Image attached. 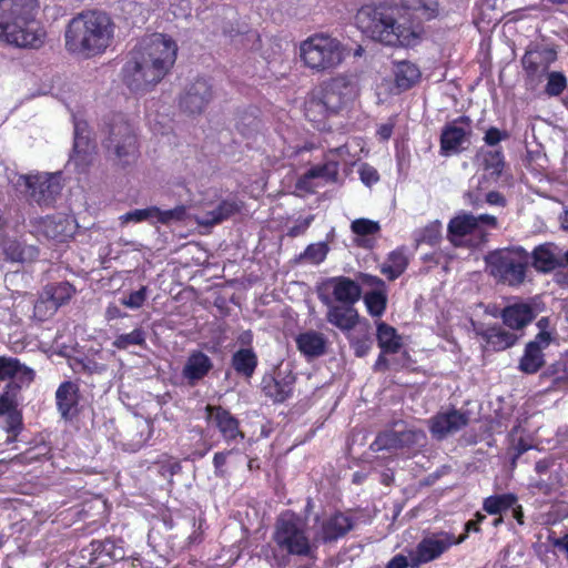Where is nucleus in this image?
<instances>
[{
	"instance_id": "55",
	"label": "nucleus",
	"mask_w": 568,
	"mask_h": 568,
	"mask_svg": "<svg viewBox=\"0 0 568 568\" xmlns=\"http://www.w3.org/2000/svg\"><path fill=\"white\" fill-rule=\"evenodd\" d=\"M567 87V79L561 72L552 71L547 73L546 94L549 97L559 95Z\"/></svg>"
},
{
	"instance_id": "9",
	"label": "nucleus",
	"mask_w": 568,
	"mask_h": 568,
	"mask_svg": "<svg viewBox=\"0 0 568 568\" xmlns=\"http://www.w3.org/2000/svg\"><path fill=\"white\" fill-rule=\"evenodd\" d=\"M16 178L11 180L14 187L40 206L51 205L62 189L60 173L37 172L18 174Z\"/></svg>"
},
{
	"instance_id": "5",
	"label": "nucleus",
	"mask_w": 568,
	"mask_h": 568,
	"mask_svg": "<svg viewBox=\"0 0 568 568\" xmlns=\"http://www.w3.org/2000/svg\"><path fill=\"white\" fill-rule=\"evenodd\" d=\"M300 57L308 69L315 72H327L343 62L345 48L338 39L320 32L301 42Z\"/></svg>"
},
{
	"instance_id": "56",
	"label": "nucleus",
	"mask_w": 568,
	"mask_h": 568,
	"mask_svg": "<svg viewBox=\"0 0 568 568\" xmlns=\"http://www.w3.org/2000/svg\"><path fill=\"white\" fill-rule=\"evenodd\" d=\"M351 230L361 236L373 235L379 231V224L368 219H357L352 222Z\"/></svg>"
},
{
	"instance_id": "20",
	"label": "nucleus",
	"mask_w": 568,
	"mask_h": 568,
	"mask_svg": "<svg viewBox=\"0 0 568 568\" xmlns=\"http://www.w3.org/2000/svg\"><path fill=\"white\" fill-rule=\"evenodd\" d=\"M36 373L17 357L0 356V383L7 382V388H20V384L29 385L33 382Z\"/></svg>"
},
{
	"instance_id": "29",
	"label": "nucleus",
	"mask_w": 568,
	"mask_h": 568,
	"mask_svg": "<svg viewBox=\"0 0 568 568\" xmlns=\"http://www.w3.org/2000/svg\"><path fill=\"white\" fill-rule=\"evenodd\" d=\"M475 332L485 341L486 347L494 352L514 346L519 338L516 333L508 332L499 325L479 326L475 328Z\"/></svg>"
},
{
	"instance_id": "4",
	"label": "nucleus",
	"mask_w": 568,
	"mask_h": 568,
	"mask_svg": "<svg viewBox=\"0 0 568 568\" xmlns=\"http://www.w3.org/2000/svg\"><path fill=\"white\" fill-rule=\"evenodd\" d=\"M356 23L364 33L387 45L414 47L423 33L419 26L397 24L390 10L385 6H363L356 14Z\"/></svg>"
},
{
	"instance_id": "40",
	"label": "nucleus",
	"mask_w": 568,
	"mask_h": 568,
	"mask_svg": "<svg viewBox=\"0 0 568 568\" xmlns=\"http://www.w3.org/2000/svg\"><path fill=\"white\" fill-rule=\"evenodd\" d=\"M408 260L403 250H395L388 254L387 261L381 265V273L389 281L398 278L406 270Z\"/></svg>"
},
{
	"instance_id": "6",
	"label": "nucleus",
	"mask_w": 568,
	"mask_h": 568,
	"mask_svg": "<svg viewBox=\"0 0 568 568\" xmlns=\"http://www.w3.org/2000/svg\"><path fill=\"white\" fill-rule=\"evenodd\" d=\"M489 275L497 282L517 287L526 280L529 253L523 247L498 250L486 256Z\"/></svg>"
},
{
	"instance_id": "61",
	"label": "nucleus",
	"mask_w": 568,
	"mask_h": 568,
	"mask_svg": "<svg viewBox=\"0 0 568 568\" xmlns=\"http://www.w3.org/2000/svg\"><path fill=\"white\" fill-rule=\"evenodd\" d=\"M544 375H556V382L568 381V361H558Z\"/></svg>"
},
{
	"instance_id": "60",
	"label": "nucleus",
	"mask_w": 568,
	"mask_h": 568,
	"mask_svg": "<svg viewBox=\"0 0 568 568\" xmlns=\"http://www.w3.org/2000/svg\"><path fill=\"white\" fill-rule=\"evenodd\" d=\"M357 278H358L359 285L368 286L372 288V291H385L386 290L385 282L382 278H379L378 276L371 275L367 273H359Z\"/></svg>"
},
{
	"instance_id": "23",
	"label": "nucleus",
	"mask_w": 568,
	"mask_h": 568,
	"mask_svg": "<svg viewBox=\"0 0 568 568\" xmlns=\"http://www.w3.org/2000/svg\"><path fill=\"white\" fill-rule=\"evenodd\" d=\"M212 358L202 351H192L183 365L181 376L190 387L196 386L213 369Z\"/></svg>"
},
{
	"instance_id": "30",
	"label": "nucleus",
	"mask_w": 568,
	"mask_h": 568,
	"mask_svg": "<svg viewBox=\"0 0 568 568\" xmlns=\"http://www.w3.org/2000/svg\"><path fill=\"white\" fill-rule=\"evenodd\" d=\"M209 418L215 424L223 438L231 443L237 438L243 439L244 435L239 428V420L221 406H206Z\"/></svg>"
},
{
	"instance_id": "63",
	"label": "nucleus",
	"mask_w": 568,
	"mask_h": 568,
	"mask_svg": "<svg viewBox=\"0 0 568 568\" xmlns=\"http://www.w3.org/2000/svg\"><path fill=\"white\" fill-rule=\"evenodd\" d=\"M508 134L506 132H501L499 129L491 126L489 128L484 136V141L486 144L494 146L497 145L501 140L507 139Z\"/></svg>"
},
{
	"instance_id": "38",
	"label": "nucleus",
	"mask_w": 568,
	"mask_h": 568,
	"mask_svg": "<svg viewBox=\"0 0 568 568\" xmlns=\"http://www.w3.org/2000/svg\"><path fill=\"white\" fill-rule=\"evenodd\" d=\"M339 164L336 161H326L323 165L311 168L297 182L298 187H305L311 179L321 178L326 182H336L338 179Z\"/></svg>"
},
{
	"instance_id": "19",
	"label": "nucleus",
	"mask_w": 568,
	"mask_h": 568,
	"mask_svg": "<svg viewBox=\"0 0 568 568\" xmlns=\"http://www.w3.org/2000/svg\"><path fill=\"white\" fill-rule=\"evenodd\" d=\"M551 335L549 332H539L532 341L527 343L519 361L518 368L525 374L537 373L545 364L542 351L549 346Z\"/></svg>"
},
{
	"instance_id": "15",
	"label": "nucleus",
	"mask_w": 568,
	"mask_h": 568,
	"mask_svg": "<svg viewBox=\"0 0 568 568\" xmlns=\"http://www.w3.org/2000/svg\"><path fill=\"white\" fill-rule=\"evenodd\" d=\"M426 438L420 429H387L381 432L374 442L369 445V449L374 453L382 450H395L405 447L419 445Z\"/></svg>"
},
{
	"instance_id": "18",
	"label": "nucleus",
	"mask_w": 568,
	"mask_h": 568,
	"mask_svg": "<svg viewBox=\"0 0 568 568\" xmlns=\"http://www.w3.org/2000/svg\"><path fill=\"white\" fill-rule=\"evenodd\" d=\"M213 99L211 83L204 78L191 82L180 99V106L190 114H201Z\"/></svg>"
},
{
	"instance_id": "54",
	"label": "nucleus",
	"mask_w": 568,
	"mask_h": 568,
	"mask_svg": "<svg viewBox=\"0 0 568 568\" xmlns=\"http://www.w3.org/2000/svg\"><path fill=\"white\" fill-rule=\"evenodd\" d=\"M351 348L356 357H365L373 347V337L365 333L362 336H348Z\"/></svg>"
},
{
	"instance_id": "49",
	"label": "nucleus",
	"mask_w": 568,
	"mask_h": 568,
	"mask_svg": "<svg viewBox=\"0 0 568 568\" xmlns=\"http://www.w3.org/2000/svg\"><path fill=\"white\" fill-rule=\"evenodd\" d=\"M484 170L489 172L494 180H497L505 166L504 155L501 151H488L484 154Z\"/></svg>"
},
{
	"instance_id": "10",
	"label": "nucleus",
	"mask_w": 568,
	"mask_h": 568,
	"mask_svg": "<svg viewBox=\"0 0 568 568\" xmlns=\"http://www.w3.org/2000/svg\"><path fill=\"white\" fill-rule=\"evenodd\" d=\"M466 538L467 535L456 538L453 534L443 530L425 536L412 552V568H418L420 565L439 558L453 545H459Z\"/></svg>"
},
{
	"instance_id": "27",
	"label": "nucleus",
	"mask_w": 568,
	"mask_h": 568,
	"mask_svg": "<svg viewBox=\"0 0 568 568\" xmlns=\"http://www.w3.org/2000/svg\"><path fill=\"white\" fill-rule=\"evenodd\" d=\"M40 227L45 237L58 242H64L69 237L73 236L77 224L73 217L58 213L44 217L41 221Z\"/></svg>"
},
{
	"instance_id": "58",
	"label": "nucleus",
	"mask_w": 568,
	"mask_h": 568,
	"mask_svg": "<svg viewBox=\"0 0 568 568\" xmlns=\"http://www.w3.org/2000/svg\"><path fill=\"white\" fill-rule=\"evenodd\" d=\"M529 488L532 491H537L539 494L549 496V495H551L555 491L556 484H555V480H552L551 477H549L548 479L537 478V479H531L530 480Z\"/></svg>"
},
{
	"instance_id": "44",
	"label": "nucleus",
	"mask_w": 568,
	"mask_h": 568,
	"mask_svg": "<svg viewBox=\"0 0 568 568\" xmlns=\"http://www.w3.org/2000/svg\"><path fill=\"white\" fill-rule=\"evenodd\" d=\"M118 349H128L130 346H146V333L142 327H136L130 333L118 335L112 342Z\"/></svg>"
},
{
	"instance_id": "1",
	"label": "nucleus",
	"mask_w": 568,
	"mask_h": 568,
	"mask_svg": "<svg viewBox=\"0 0 568 568\" xmlns=\"http://www.w3.org/2000/svg\"><path fill=\"white\" fill-rule=\"evenodd\" d=\"M178 54L175 41L163 34L143 37L130 51L122 68V80L133 93L150 92L173 68Z\"/></svg>"
},
{
	"instance_id": "62",
	"label": "nucleus",
	"mask_w": 568,
	"mask_h": 568,
	"mask_svg": "<svg viewBox=\"0 0 568 568\" xmlns=\"http://www.w3.org/2000/svg\"><path fill=\"white\" fill-rule=\"evenodd\" d=\"M314 220V215H308L303 220H298L293 226H291L287 231V236L297 237L306 232L310 227L311 223Z\"/></svg>"
},
{
	"instance_id": "57",
	"label": "nucleus",
	"mask_w": 568,
	"mask_h": 568,
	"mask_svg": "<svg viewBox=\"0 0 568 568\" xmlns=\"http://www.w3.org/2000/svg\"><path fill=\"white\" fill-rule=\"evenodd\" d=\"M148 287L142 286L140 290L131 292L128 297H123L121 303L132 310L140 308L146 300Z\"/></svg>"
},
{
	"instance_id": "12",
	"label": "nucleus",
	"mask_w": 568,
	"mask_h": 568,
	"mask_svg": "<svg viewBox=\"0 0 568 568\" xmlns=\"http://www.w3.org/2000/svg\"><path fill=\"white\" fill-rule=\"evenodd\" d=\"M473 121L467 115H462L446 123L440 133V155L450 156L459 154L470 144L473 134Z\"/></svg>"
},
{
	"instance_id": "35",
	"label": "nucleus",
	"mask_w": 568,
	"mask_h": 568,
	"mask_svg": "<svg viewBox=\"0 0 568 568\" xmlns=\"http://www.w3.org/2000/svg\"><path fill=\"white\" fill-rule=\"evenodd\" d=\"M241 209L234 200H223L214 209L206 211L203 215L196 216L195 221L201 226H213L227 220Z\"/></svg>"
},
{
	"instance_id": "22",
	"label": "nucleus",
	"mask_w": 568,
	"mask_h": 568,
	"mask_svg": "<svg viewBox=\"0 0 568 568\" xmlns=\"http://www.w3.org/2000/svg\"><path fill=\"white\" fill-rule=\"evenodd\" d=\"M557 59V52L548 47L535 45L528 49L521 64L527 75L531 79L540 78L548 72L550 64Z\"/></svg>"
},
{
	"instance_id": "24",
	"label": "nucleus",
	"mask_w": 568,
	"mask_h": 568,
	"mask_svg": "<svg viewBox=\"0 0 568 568\" xmlns=\"http://www.w3.org/2000/svg\"><path fill=\"white\" fill-rule=\"evenodd\" d=\"M354 525L352 517L343 513H335L322 520L320 529L315 534V540L324 544L336 541L351 531Z\"/></svg>"
},
{
	"instance_id": "16",
	"label": "nucleus",
	"mask_w": 568,
	"mask_h": 568,
	"mask_svg": "<svg viewBox=\"0 0 568 568\" xmlns=\"http://www.w3.org/2000/svg\"><path fill=\"white\" fill-rule=\"evenodd\" d=\"M470 423V412L454 407L438 412L429 419V430L436 439H444L456 434Z\"/></svg>"
},
{
	"instance_id": "59",
	"label": "nucleus",
	"mask_w": 568,
	"mask_h": 568,
	"mask_svg": "<svg viewBox=\"0 0 568 568\" xmlns=\"http://www.w3.org/2000/svg\"><path fill=\"white\" fill-rule=\"evenodd\" d=\"M358 173H359L361 181L367 186H372L373 184L377 183L379 180V174H378L377 170L367 163H363L359 166Z\"/></svg>"
},
{
	"instance_id": "11",
	"label": "nucleus",
	"mask_w": 568,
	"mask_h": 568,
	"mask_svg": "<svg viewBox=\"0 0 568 568\" xmlns=\"http://www.w3.org/2000/svg\"><path fill=\"white\" fill-rule=\"evenodd\" d=\"M498 226L497 217L490 214L473 215L470 213H459L448 223V234L452 242L457 244L466 235H475L479 242H485L487 233L486 227L496 229Z\"/></svg>"
},
{
	"instance_id": "43",
	"label": "nucleus",
	"mask_w": 568,
	"mask_h": 568,
	"mask_svg": "<svg viewBox=\"0 0 568 568\" xmlns=\"http://www.w3.org/2000/svg\"><path fill=\"white\" fill-rule=\"evenodd\" d=\"M518 498L515 494L493 495L484 499L483 509L489 515H498L517 503Z\"/></svg>"
},
{
	"instance_id": "21",
	"label": "nucleus",
	"mask_w": 568,
	"mask_h": 568,
	"mask_svg": "<svg viewBox=\"0 0 568 568\" xmlns=\"http://www.w3.org/2000/svg\"><path fill=\"white\" fill-rule=\"evenodd\" d=\"M323 287L332 292L334 303L352 305L362 297V287L357 281L347 276H334L323 283Z\"/></svg>"
},
{
	"instance_id": "45",
	"label": "nucleus",
	"mask_w": 568,
	"mask_h": 568,
	"mask_svg": "<svg viewBox=\"0 0 568 568\" xmlns=\"http://www.w3.org/2000/svg\"><path fill=\"white\" fill-rule=\"evenodd\" d=\"M44 291L58 307L68 303L75 292L74 287L69 282L49 284L44 287Z\"/></svg>"
},
{
	"instance_id": "37",
	"label": "nucleus",
	"mask_w": 568,
	"mask_h": 568,
	"mask_svg": "<svg viewBox=\"0 0 568 568\" xmlns=\"http://www.w3.org/2000/svg\"><path fill=\"white\" fill-rule=\"evenodd\" d=\"M393 73L397 88L407 90L420 78V71L413 62L402 60L394 62Z\"/></svg>"
},
{
	"instance_id": "26",
	"label": "nucleus",
	"mask_w": 568,
	"mask_h": 568,
	"mask_svg": "<svg viewBox=\"0 0 568 568\" xmlns=\"http://www.w3.org/2000/svg\"><path fill=\"white\" fill-rule=\"evenodd\" d=\"M295 376L290 372L282 376L280 371L276 376L266 375L262 379V390L274 403H283L293 395Z\"/></svg>"
},
{
	"instance_id": "2",
	"label": "nucleus",
	"mask_w": 568,
	"mask_h": 568,
	"mask_svg": "<svg viewBox=\"0 0 568 568\" xmlns=\"http://www.w3.org/2000/svg\"><path fill=\"white\" fill-rule=\"evenodd\" d=\"M113 38V23L103 11L88 10L72 18L65 30V47L71 52L98 54Z\"/></svg>"
},
{
	"instance_id": "42",
	"label": "nucleus",
	"mask_w": 568,
	"mask_h": 568,
	"mask_svg": "<svg viewBox=\"0 0 568 568\" xmlns=\"http://www.w3.org/2000/svg\"><path fill=\"white\" fill-rule=\"evenodd\" d=\"M402 8L414 11L418 18L424 20L434 19L438 14V2L436 0H399Z\"/></svg>"
},
{
	"instance_id": "3",
	"label": "nucleus",
	"mask_w": 568,
	"mask_h": 568,
	"mask_svg": "<svg viewBox=\"0 0 568 568\" xmlns=\"http://www.w3.org/2000/svg\"><path fill=\"white\" fill-rule=\"evenodd\" d=\"M36 0H0V40L18 48H38L43 32L33 17Z\"/></svg>"
},
{
	"instance_id": "7",
	"label": "nucleus",
	"mask_w": 568,
	"mask_h": 568,
	"mask_svg": "<svg viewBox=\"0 0 568 568\" xmlns=\"http://www.w3.org/2000/svg\"><path fill=\"white\" fill-rule=\"evenodd\" d=\"M273 540L280 550L288 555L308 557L314 551L304 521L294 514H284L277 518Z\"/></svg>"
},
{
	"instance_id": "39",
	"label": "nucleus",
	"mask_w": 568,
	"mask_h": 568,
	"mask_svg": "<svg viewBox=\"0 0 568 568\" xmlns=\"http://www.w3.org/2000/svg\"><path fill=\"white\" fill-rule=\"evenodd\" d=\"M376 337L383 353L395 354L402 346L400 336L397 334L396 329L384 322L377 323Z\"/></svg>"
},
{
	"instance_id": "13",
	"label": "nucleus",
	"mask_w": 568,
	"mask_h": 568,
	"mask_svg": "<svg viewBox=\"0 0 568 568\" xmlns=\"http://www.w3.org/2000/svg\"><path fill=\"white\" fill-rule=\"evenodd\" d=\"M318 94L328 112L337 114L355 98L356 85L349 77L339 74L324 82Z\"/></svg>"
},
{
	"instance_id": "33",
	"label": "nucleus",
	"mask_w": 568,
	"mask_h": 568,
	"mask_svg": "<svg viewBox=\"0 0 568 568\" xmlns=\"http://www.w3.org/2000/svg\"><path fill=\"white\" fill-rule=\"evenodd\" d=\"M535 318L534 308L526 303L508 305L501 312L503 323L511 329H521Z\"/></svg>"
},
{
	"instance_id": "53",
	"label": "nucleus",
	"mask_w": 568,
	"mask_h": 568,
	"mask_svg": "<svg viewBox=\"0 0 568 568\" xmlns=\"http://www.w3.org/2000/svg\"><path fill=\"white\" fill-rule=\"evenodd\" d=\"M442 236V224L439 221H434L419 231L416 241L418 243H426L436 245Z\"/></svg>"
},
{
	"instance_id": "41",
	"label": "nucleus",
	"mask_w": 568,
	"mask_h": 568,
	"mask_svg": "<svg viewBox=\"0 0 568 568\" xmlns=\"http://www.w3.org/2000/svg\"><path fill=\"white\" fill-rule=\"evenodd\" d=\"M323 99L321 95L314 94L312 95L305 103V116L313 122L318 129L324 128L325 119L328 115H332V112H328L326 106L324 105Z\"/></svg>"
},
{
	"instance_id": "34",
	"label": "nucleus",
	"mask_w": 568,
	"mask_h": 568,
	"mask_svg": "<svg viewBox=\"0 0 568 568\" xmlns=\"http://www.w3.org/2000/svg\"><path fill=\"white\" fill-rule=\"evenodd\" d=\"M298 351L308 358H316L326 353L327 338L323 333L307 331L296 337Z\"/></svg>"
},
{
	"instance_id": "46",
	"label": "nucleus",
	"mask_w": 568,
	"mask_h": 568,
	"mask_svg": "<svg viewBox=\"0 0 568 568\" xmlns=\"http://www.w3.org/2000/svg\"><path fill=\"white\" fill-rule=\"evenodd\" d=\"M364 303L367 312L373 317H381L387 306V292L371 291L364 295Z\"/></svg>"
},
{
	"instance_id": "32",
	"label": "nucleus",
	"mask_w": 568,
	"mask_h": 568,
	"mask_svg": "<svg viewBox=\"0 0 568 568\" xmlns=\"http://www.w3.org/2000/svg\"><path fill=\"white\" fill-rule=\"evenodd\" d=\"M79 392V385L71 381H65L59 385L55 390V404L62 419L70 420L75 415Z\"/></svg>"
},
{
	"instance_id": "14",
	"label": "nucleus",
	"mask_w": 568,
	"mask_h": 568,
	"mask_svg": "<svg viewBox=\"0 0 568 568\" xmlns=\"http://www.w3.org/2000/svg\"><path fill=\"white\" fill-rule=\"evenodd\" d=\"M82 557L88 558L91 568H111L118 561L126 558L123 540H93L82 550Z\"/></svg>"
},
{
	"instance_id": "31",
	"label": "nucleus",
	"mask_w": 568,
	"mask_h": 568,
	"mask_svg": "<svg viewBox=\"0 0 568 568\" xmlns=\"http://www.w3.org/2000/svg\"><path fill=\"white\" fill-rule=\"evenodd\" d=\"M556 251L557 246L552 243H544L536 246L531 255H529L532 267L544 274L564 267V261Z\"/></svg>"
},
{
	"instance_id": "25",
	"label": "nucleus",
	"mask_w": 568,
	"mask_h": 568,
	"mask_svg": "<svg viewBox=\"0 0 568 568\" xmlns=\"http://www.w3.org/2000/svg\"><path fill=\"white\" fill-rule=\"evenodd\" d=\"M95 143L91 139L88 123L82 120L74 121V142L71 160L77 165H88L92 161Z\"/></svg>"
},
{
	"instance_id": "8",
	"label": "nucleus",
	"mask_w": 568,
	"mask_h": 568,
	"mask_svg": "<svg viewBox=\"0 0 568 568\" xmlns=\"http://www.w3.org/2000/svg\"><path fill=\"white\" fill-rule=\"evenodd\" d=\"M106 136L102 141L108 155L121 164H129L136 154V138L132 126L121 114H114L106 123Z\"/></svg>"
},
{
	"instance_id": "47",
	"label": "nucleus",
	"mask_w": 568,
	"mask_h": 568,
	"mask_svg": "<svg viewBox=\"0 0 568 568\" xmlns=\"http://www.w3.org/2000/svg\"><path fill=\"white\" fill-rule=\"evenodd\" d=\"M6 438L4 444L10 445L18 440V435L23 428L22 415L19 410L13 409L4 417V424L2 426Z\"/></svg>"
},
{
	"instance_id": "36",
	"label": "nucleus",
	"mask_w": 568,
	"mask_h": 568,
	"mask_svg": "<svg viewBox=\"0 0 568 568\" xmlns=\"http://www.w3.org/2000/svg\"><path fill=\"white\" fill-rule=\"evenodd\" d=\"M258 364V358L253 348H240L233 353L231 357V366L235 373L245 378L251 379Z\"/></svg>"
},
{
	"instance_id": "48",
	"label": "nucleus",
	"mask_w": 568,
	"mask_h": 568,
	"mask_svg": "<svg viewBox=\"0 0 568 568\" xmlns=\"http://www.w3.org/2000/svg\"><path fill=\"white\" fill-rule=\"evenodd\" d=\"M189 217L187 207L178 205L171 210H161L156 206L155 223L170 225L176 222H183Z\"/></svg>"
},
{
	"instance_id": "28",
	"label": "nucleus",
	"mask_w": 568,
	"mask_h": 568,
	"mask_svg": "<svg viewBox=\"0 0 568 568\" xmlns=\"http://www.w3.org/2000/svg\"><path fill=\"white\" fill-rule=\"evenodd\" d=\"M39 250L16 239H3L0 243V256L9 263H31L38 258Z\"/></svg>"
},
{
	"instance_id": "51",
	"label": "nucleus",
	"mask_w": 568,
	"mask_h": 568,
	"mask_svg": "<svg viewBox=\"0 0 568 568\" xmlns=\"http://www.w3.org/2000/svg\"><path fill=\"white\" fill-rule=\"evenodd\" d=\"M58 308L59 307L57 306V304H54L51 301V298H49L45 291L43 290L40 297L38 298V301L34 304L33 314L40 321H45L49 317H51L52 315H54L55 312L58 311Z\"/></svg>"
},
{
	"instance_id": "52",
	"label": "nucleus",
	"mask_w": 568,
	"mask_h": 568,
	"mask_svg": "<svg viewBox=\"0 0 568 568\" xmlns=\"http://www.w3.org/2000/svg\"><path fill=\"white\" fill-rule=\"evenodd\" d=\"M155 213L156 206H149L145 209H136L125 214L121 215L120 220L122 223H140V222H149L151 224H155Z\"/></svg>"
},
{
	"instance_id": "17",
	"label": "nucleus",
	"mask_w": 568,
	"mask_h": 568,
	"mask_svg": "<svg viewBox=\"0 0 568 568\" xmlns=\"http://www.w3.org/2000/svg\"><path fill=\"white\" fill-rule=\"evenodd\" d=\"M318 298L327 308V323L343 333H349L358 325L361 317L355 306L334 303L332 297L324 293H318Z\"/></svg>"
},
{
	"instance_id": "50",
	"label": "nucleus",
	"mask_w": 568,
	"mask_h": 568,
	"mask_svg": "<svg viewBox=\"0 0 568 568\" xmlns=\"http://www.w3.org/2000/svg\"><path fill=\"white\" fill-rule=\"evenodd\" d=\"M328 253V246L324 242L310 244L296 258L297 262L308 261L312 264L322 263Z\"/></svg>"
},
{
	"instance_id": "64",
	"label": "nucleus",
	"mask_w": 568,
	"mask_h": 568,
	"mask_svg": "<svg viewBox=\"0 0 568 568\" xmlns=\"http://www.w3.org/2000/svg\"><path fill=\"white\" fill-rule=\"evenodd\" d=\"M412 567V556L406 557L403 554L395 555L385 566V568H408Z\"/></svg>"
}]
</instances>
